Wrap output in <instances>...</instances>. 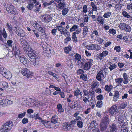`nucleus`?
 I'll return each instance as SVG.
<instances>
[{"mask_svg": "<svg viewBox=\"0 0 132 132\" xmlns=\"http://www.w3.org/2000/svg\"><path fill=\"white\" fill-rule=\"evenodd\" d=\"M84 93V96L82 97L83 101L85 103L88 102H90L94 100L95 98V91L92 89H90L89 90L84 89L83 90Z\"/></svg>", "mask_w": 132, "mask_h": 132, "instance_id": "1", "label": "nucleus"}, {"mask_svg": "<svg viewBox=\"0 0 132 132\" xmlns=\"http://www.w3.org/2000/svg\"><path fill=\"white\" fill-rule=\"evenodd\" d=\"M65 22L62 21L60 23V25L56 26V28L60 31L61 34L66 37V35H67V36H68V35H69V33L67 29H69L70 26L68 24H66L67 25L65 27Z\"/></svg>", "mask_w": 132, "mask_h": 132, "instance_id": "2", "label": "nucleus"}, {"mask_svg": "<svg viewBox=\"0 0 132 132\" xmlns=\"http://www.w3.org/2000/svg\"><path fill=\"white\" fill-rule=\"evenodd\" d=\"M28 55L30 58V60L32 62L34 65L35 66L37 67L39 63V60L38 58V54L36 51L31 48L29 51Z\"/></svg>", "mask_w": 132, "mask_h": 132, "instance_id": "3", "label": "nucleus"}, {"mask_svg": "<svg viewBox=\"0 0 132 132\" xmlns=\"http://www.w3.org/2000/svg\"><path fill=\"white\" fill-rule=\"evenodd\" d=\"M58 3L57 7L59 9H62V14L63 16L66 15L69 9L67 8H65L66 6L65 0H54Z\"/></svg>", "mask_w": 132, "mask_h": 132, "instance_id": "4", "label": "nucleus"}, {"mask_svg": "<svg viewBox=\"0 0 132 132\" xmlns=\"http://www.w3.org/2000/svg\"><path fill=\"white\" fill-rule=\"evenodd\" d=\"M82 61L83 63L80 66H83V69L84 70H88L93 65V60L92 59H84Z\"/></svg>", "mask_w": 132, "mask_h": 132, "instance_id": "5", "label": "nucleus"}, {"mask_svg": "<svg viewBox=\"0 0 132 132\" xmlns=\"http://www.w3.org/2000/svg\"><path fill=\"white\" fill-rule=\"evenodd\" d=\"M106 69L104 68L101 70L97 73L96 78L99 81H102L106 76Z\"/></svg>", "mask_w": 132, "mask_h": 132, "instance_id": "6", "label": "nucleus"}, {"mask_svg": "<svg viewBox=\"0 0 132 132\" xmlns=\"http://www.w3.org/2000/svg\"><path fill=\"white\" fill-rule=\"evenodd\" d=\"M73 97V95L71 94H70L69 96L67 98V101L69 103V104L70 102V107L72 109H74L76 108H77L79 105V103L77 101H71L72 98Z\"/></svg>", "mask_w": 132, "mask_h": 132, "instance_id": "7", "label": "nucleus"}, {"mask_svg": "<svg viewBox=\"0 0 132 132\" xmlns=\"http://www.w3.org/2000/svg\"><path fill=\"white\" fill-rule=\"evenodd\" d=\"M12 125L13 123L12 122H7L2 126L1 129L4 132H8L11 129Z\"/></svg>", "mask_w": 132, "mask_h": 132, "instance_id": "8", "label": "nucleus"}, {"mask_svg": "<svg viewBox=\"0 0 132 132\" xmlns=\"http://www.w3.org/2000/svg\"><path fill=\"white\" fill-rule=\"evenodd\" d=\"M19 100L20 101V103L23 105L26 106H29L31 107V105L30 103L32 101V98H22L19 99Z\"/></svg>", "mask_w": 132, "mask_h": 132, "instance_id": "9", "label": "nucleus"}, {"mask_svg": "<svg viewBox=\"0 0 132 132\" xmlns=\"http://www.w3.org/2000/svg\"><path fill=\"white\" fill-rule=\"evenodd\" d=\"M97 125V123L96 121H92L88 127L89 130L93 132H100L98 129L95 127Z\"/></svg>", "mask_w": 132, "mask_h": 132, "instance_id": "10", "label": "nucleus"}, {"mask_svg": "<svg viewBox=\"0 0 132 132\" xmlns=\"http://www.w3.org/2000/svg\"><path fill=\"white\" fill-rule=\"evenodd\" d=\"M6 10L8 13L14 15L16 14L17 13L16 9L14 7V6L10 3L7 4Z\"/></svg>", "mask_w": 132, "mask_h": 132, "instance_id": "11", "label": "nucleus"}, {"mask_svg": "<svg viewBox=\"0 0 132 132\" xmlns=\"http://www.w3.org/2000/svg\"><path fill=\"white\" fill-rule=\"evenodd\" d=\"M74 57L76 64L80 66V64L82 63V60H83L84 59L81 58V55L77 53L74 55Z\"/></svg>", "mask_w": 132, "mask_h": 132, "instance_id": "12", "label": "nucleus"}, {"mask_svg": "<svg viewBox=\"0 0 132 132\" xmlns=\"http://www.w3.org/2000/svg\"><path fill=\"white\" fill-rule=\"evenodd\" d=\"M31 25L36 29H38L41 33L44 32V30L43 28L41 27L39 23L35 21H32L31 22Z\"/></svg>", "mask_w": 132, "mask_h": 132, "instance_id": "13", "label": "nucleus"}, {"mask_svg": "<svg viewBox=\"0 0 132 132\" xmlns=\"http://www.w3.org/2000/svg\"><path fill=\"white\" fill-rule=\"evenodd\" d=\"M40 18L42 21L44 22H49L52 20L51 16L47 14H44L41 15Z\"/></svg>", "mask_w": 132, "mask_h": 132, "instance_id": "14", "label": "nucleus"}, {"mask_svg": "<svg viewBox=\"0 0 132 132\" xmlns=\"http://www.w3.org/2000/svg\"><path fill=\"white\" fill-rule=\"evenodd\" d=\"M13 52L14 53V55L16 58L20 57L21 55V53L19 50V48L16 47L15 46H13L12 48Z\"/></svg>", "mask_w": 132, "mask_h": 132, "instance_id": "15", "label": "nucleus"}, {"mask_svg": "<svg viewBox=\"0 0 132 132\" xmlns=\"http://www.w3.org/2000/svg\"><path fill=\"white\" fill-rule=\"evenodd\" d=\"M21 73L23 75L26 76L27 78L31 77L32 75L30 70L27 68H23L21 71Z\"/></svg>", "mask_w": 132, "mask_h": 132, "instance_id": "16", "label": "nucleus"}, {"mask_svg": "<svg viewBox=\"0 0 132 132\" xmlns=\"http://www.w3.org/2000/svg\"><path fill=\"white\" fill-rule=\"evenodd\" d=\"M15 31L18 36L22 37H23L25 36V33L23 30L18 27H15Z\"/></svg>", "mask_w": 132, "mask_h": 132, "instance_id": "17", "label": "nucleus"}, {"mask_svg": "<svg viewBox=\"0 0 132 132\" xmlns=\"http://www.w3.org/2000/svg\"><path fill=\"white\" fill-rule=\"evenodd\" d=\"M74 95L76 98L79 100L82 98V94L79 89L77 88V89L74 92Z\"/></svg>", "mask_w": 132, "mask_h": 132, "instance_id": "18", "label": "nucleus"}, {"mask_svg": "<svg viewBox=\"0 0 132 132\" xmlns=\"http://www.w3.org/2000/svg\"><path fill=\"white\" fill-rule=\"evenodd\" d=\"M2 75L6 78L10 79L12 77L11 73L8 70L5 69Z\"/></svg>", "mask_w": 132, "mask_h": 132, "instance_id": "19", "label": "nucleus"}, {"mask_svg": "<svg viewBox=\"0 0 132 132\" xmlns=\"http://www.w3.org/2000/svg\"><path fill=\"white\" fill-rule=\"evenodd\" d=\"M2 36L5 39H6L7 36V34L4 28L0 30V40L3 41V39L2 38Z\"/></svg>", "mask_w": 132, "mask_h": 132, "instance_id": "20", "label": "nucleus"}, {"mask_svg": "<svg viewBox=\"0 0 132 132\" xmlns=\"http://www.w3.org/2000/svg\"><path fill=\"white\" fill-rule=\"evenodd\" d=\"M109 52L108 51H103L102 53L97 55V57L98 59L101 60L102 59V57H105L108 55Z\"/></svg>", "mask_w": 132, "mask_h": 132, "instance_id": "21", "label": "nucleus"}, {"mask_svg": "<svg viewBox=\"0 0 132 132\" xmlns=\"http://www.w3.org/2000/svg\"><path fill=\"white\" fill-rule=\"evenodd\" d=\"M56 109L58 114H61L64 111V109L62 105L60 103H58L57 104Z\"/></svg>", "mask_w": 132, "mask_h": 132, "instance_id": "22", "label": "nucleus"}, {"mask_svg": "<svg viewBox=\"0 0 132 132\" xmlns=\"http://www.w3.org/2000/svg\"><path fill=\"white\" fill-rule=\"evenodd\" d=\"M40 122L42 123L46 127L48 128H51L52 124L50 121L43 120L41 121Z\"/></svg>", "mask_w": 132, "mask_h": 132, "instance_id": "23", "label": "nucleus"}, {"mask_svg": "<svg viewBox=\"0 0 132 132\" xmlns=\"http://www.w3.org/2000/svg\"><path fill=\"white\" fill-rule=\"evenodd\" d=\"M20 42L21 46H22L23 48H26V51H27L28 48L27 43L26 41L23 38H21L20 39Z\"/></svg>", "mask_w": 132, "mask_h": 132, "instance_id": "24", "label": "nucleus"}, {"mask_svg": "<svg viewBox=\"0 0 132 132\" xmlns=\"http://www.w3.org/2000/svg\"><path fill=\"white\" fill-rule=\"evenodd\" d=\"M32 101L30 103L31 105V107L34 106H39L40 105V102L37 100L36 99L34 100L32 98Z\"/></svg>", "mask_w": 132, "mask_h": 132, "instance_id": "25", "label": "nucleus"}, {"mask_svg": "<svg viewBox=\"0 0 132 132\" xmlns=\"http://www.w3.org/2000/svg\"><path fill=\"white\" fill-rule=\"evenodd\" d=\"M110 126L111 128L110 130L109 131H106V132H117L118 129L115 124L112 123Z\"/></svg>", "mask_w": 132, "mask_h": 132, "instance_id": "26", "label": "nucleus"}, {"mask_svg": "<svg viewBox=\"0 0 132 132\" xmlns=\"http://www.w3.org/2000/svg\"><path fill=\"white\" fill-rule=\"evenodd\" d=\"M90 5L92 7V9L93 11L90 12V13L93 14V11H97L98 9L97 6L96 5V4L94 2H91L90 4Z\"/></svg>", "mask_w": 132, "mask_h": 132, "instance_id": "27", "label": "nucleus"}, {"mask_svg": "<svg viewBox=\"0 0 132 132\" xmlns=\"http://www.w3.org/2000/svg\"><path fill=\"white\" fill-rule=\"evenodd\" d=\"M123 83L124 84H127L128 82V77L127 74L124 73L123 75Z\"/></svg>", "mask_w": 132, "mask_h": 132, "instance_id": "28", "label": "nucleus"}, {"mask_svg": "<svg viewBox=\"0 0 132 132\" xmlns=\"http://www.w3.org/2000/svg\"><path fill=\"white\" fill-rule=\"evenodd\" d=\"M113 87V86L111 84H110L109 85H106L104 89L105 91L108 93H109L112 90Z\"/></svg>", "mask_w": 132, "mask_h": 132, "instance_id": "29", "label": "nucleus"}, {"mask_svg": "<svg viewBox=\"0 0 132 132\" xmlns=\"http://www.w3.org/2000/svg\"><path fill=\"white\" fill-rule=\"evenodd\" d=\"M41 6V5L39 4V3L36 4L34 5V9L35 12L36 13L39 12L40 11Z\"/></svg>", "mask_w": 132, "mask_h": 132, "instance_id": "30", "label": "nucleus"}, {"mask_svg": "<svg viewBox=\"0 0 132 132\" xmlns=\"http://www.w3.org/2000/svg\"><path fill=\"white\" fill-rule=\"evenodd\" d=\"M19 59L20 62L25 65L27 63V59L23 56L22 55L19 57Z\"/></svg>", "mask_w": 132, "mask_h": 132, "instance_id": "31", "label": "nucleus"}, {"mask_svg": "<svg viewBox=\"0 0 132 132\" xmlns=\"http://www.w3.org/2000/svg\"><path fill=\"white\" fill-rule=\"evenodd\" d=\"M58 116L56 115L52 116L51 118V123L55 124L58 121Z\"/></svg>", "mask_w": 132, "mask_h": 132, "instance_id": "32", "label": "nucleus"}, {"mask_svg": "<svg viewBox=\"0 0 132 132\" xmlns=\"http://www.w3.org/2000/svg\"><path fill=\"white\" fill-rule=\"evenodd\" d=\"M119 93L118 91L116 90L115 91L113 100L114 101H116L119 99Z\"/></svg>", "mask_w": 132, "mask_h": 132, "instance_id": "33", "label": "nucleus"}, {"mask_svg": "<svg viewBox=\"0 0 132 132\" xmlns=\"http://www.w3.org/2000/svg\"><path fill=\"white\" fill-rule=\"evenodd\" d=\"M101 123H103V124L107 125L109 124V122L108 118L106 117H104L102 119Z\"/></svg>", "mask_w": 132, "mask_h": 132, "instance_id": "34", "label": "nucleus"}, {"mask_svg": "<svg viewBox=\"0 0 132 132\" xmlns=\"http://www.w3.org/2000/svg\"><path fill=\"white\" fill-rule=\"evenodd\" d=\"M77 33L76 32H74L73 33L72 36V39L73 42L74 43H76L78 41L77 38L76 36Z\"/></svg>", "mask_w": 132, "mask_h": 132, "instance_id": "35", "label": "nucleus"}, {"mask_svg": "<svg viewBox=\"0 0 132 132\" xmlns=\"http://www.w3.org/2000/svg\"><path fill=\"white\" fill-rule=\"evenodd\" d=\"M99 85V82L96 81H93L92 85V88H93L98 87Z\"/></svg>", "mask_w": 132, "mask_h": 132, "instance_id": "36", "label": "nucleus"}, {"mask_svg": "<svg viewBox=\"0 0 132 132\" xmlns=\"http://www.w3.org/2000/svg\"><path fill=\"white\" fill-rule=\"evenodd\" d=\"M127 24L126 23H121L119 24L118 27L121 30L124 31Z\"/></svg>", "mask_w": 132, "mask_h": 132, "instance_id": "37", "label": "nucleus"}, {"mask_svg": "<svg viewBox=\"0 0 132 132\" xmlns=\"http://www.w3.org/2000/svg\"><path fill=\"white\" fill-rule=\"evenodd\" d=\"M117 109V106L116 105L111 107L110 110V112L111 114H113Z\"/></svg>", "mask_w": 132, "mask_h": 132, "instance_id": "38", "label": "nucleus"}, {"mask_svg": "<svg viewBox=\"0 0 132 132\" xmlns=\"http://www.w3.org/2000/svg\"><path fill=\"white\" fill-rule=\"evenodd\" d=\"M43 3L44 6V7H46L51 5V4L54 3V1L53 0H51L49 3H47L44 1Z\"/></svg>", "mask_w": 132, "mask_h": 132, "instance_id": "39", "label": "nucleus"}, {"mask_svg": "<svg viewBox=\"0 0 132 132\" xmlns=\"http://www.w3.org/2000/svg\"><path fill=\"white\" fill-rule=\"evenodd\" d=\"M123 81V78H118L115 79V82L118 84H120Z\"/></svg>", "mask_w": 132, "mask_h": 132, "instance_id": "40", "label": "nucleus"}, {"mask_svg": "<svg viewBox=\"0 0 132 132\" xmlns=\"http://www.w3.org/2000/svg\"><path fill=\"white\" fill-rule=\"evenodd\" d=\"M107 125L103 124V123H101L100 127L101 130L102 131H104L106 128Z\"/></svg>", "mask_w": 132, "mask_h": 132, "instance_id": "41", "label": "nucleus"}, {"mask_svg": "<svg viewBox=\"0 0 132 132\" xmlns=\"http://www.w3.org/2000/svg\"><path fill=\"white\" fill-rule=\"evenodd\" d=\"M94 44H90L86 46V48L88 50H94Z\"/></svg>", "mask_w": 132, "mask_h": 132, "instance_id": "42", "label": "nucleus"}, {"mask_svg": "<svg viewBox=\"0 0 132 132\" xmlns=\"http://www.w3.org/2000/svg\"><path fill=\"white\" fill-rule=\"evenodd\" d=\"M111 15V12H109L104 13L103 15V16L105 18H107L110 17Z\"/></svg>", "mask_w": 132, "mask_h": 132, "instance_id": "43", "label": "nucleus"}, {"mask_svg": "<svg viewBox=\"0 0 132 132\" xmlns=\"http://www.w3.org/2000/svg\"><path fill=\"white\" fill-rule=\"evenodd\" d=\"M124 31L127 32H130L131 31V26L129 24H127L126 27Z\"/></svg>", "mask_w": 132, "mask_h": 132, "instance_id": "44", "label": "nucleus"}, {"mask_svg": "<svg viewBox=\"0 0 132 132\" xmlns=\"http://www.w3.org/2000/svg\"><path fill=\"white\" fill-rule=\"evenodd\" d=\"M48 73L51 75L52 76L56 79H57L58 78L57 77L56 74L53 73V72L50 71H48L47 72Z\"/></svg>", "mask_w": 132, "mask_h": 132, "instance_id": "45", "label": "nucleus"}, {"mask_svg": "<svg viewBox=\"0 0 132 132\" xmlns=\"http://www.w3.org/2000/svg\"><path fill=\"white\" fill-rule=\"evenodd\" d=\"M79 28V26L76 24L73 25L72 27L70 29V32L76 30L78 29Z\"/></svg>", "mask_w": 132, "mask_h": 132, "instance_id": "46", "label": "nucleus"}, {"mask_svg": "<svg viewBox=\"0 0 132 132\" xmlns=\"http://www.w3.org/2000/svg\"><path fill=\"white\" fill-rule=\"evenodd\" d=\"M88 28L86 26L84 27V28L83 30V36H85L87 34V32L88 31Z\"/></svg>", "mask_w": 132, "mask_h": 132, "instance_id": "47", "label": "nucleus"}, {"mask_svg": "<svg viewBox=\"0 0 132 132\" xmlns=\"http://www.w3.org/2000/svg\"><path fill=\"white\" fill-rule=\"evenodd\" d=\"M34 5L33 2H31L27 6V7L29 10H31L33 8H34Z\"/></svg>", "mask_w": 132, "mask_h": 132, "instance_id": "48", "label": "nucleus"}, {"mask_svg": "<svg viewBox=\"0 0 132 132\" xmlns=\"http://www.w3.org/2000/svg\"><path fill=\"white\" fill-rule=\"evenodd\" d=\"M71 46H69L68 47H66L65 48V52L67 53H68L71 51Z\"/></svg>", "mask_w": 132, "mask_h": 132, "instance_id": "49", "label": "nucleus"}, {"mask_svg": "<svg viewBox=\"0 0 132 132\" xmlns=\"http://www.w3.org/2000/svg\"><path fill=\"white\" fill-rule=\"evenodd\" d=\"M0 84H2L3 87L4 88H6L8 86V83L5 81H2L0 82Z\"/></svg>", "mask_w": 132, "mask_h": 132, "instance_id": "50", "label": "nucleus"}, {"mask_svg": "<svg viewBox=\"0 0 132 132\" xmlns=\"http://www.w3.org/2000/svg\"><path fill=\"white\" fill-rule=\"evenodd\" d=\"M122 13L123 16L126 18H129L130 17V15L128 14L127 12L125 11H123Z\"/></svg>", "mask_w": 132, "mask_h": 132, "instance_id": "51", "label": "nucleus"}, {"mask_svg": "<svg viewBox=\"0 0 132 132\" xmlns=\"http://www.w3.org/2000/svg\"><path fill=\"white\" fill-rule=\"evenodd\" d=\"M103 102L102 101H99L97 102L96 106L97 108H100L102 106Z\"/></svg>", "mask_w": 132, "mask_h": 132, "instance_id": "52", "label": "nucleus"}, {"mask_svg": "<svg viewBox=\"0 0 132 132\" xmlns=\"http://www.w3.org/2000/svg\"><path fill=\"white\" fill-rule=\"evenodd\" d=\"M94 50H96V51H99L101 48L100 46L97 44H94Z\"/></svg>", "mask_w": 132, "mask_h": 132, "instance_id": "53", "label": "nucleus"}, {"mask_svg": "<svg viewBox=\"0 0 132 132\" xmlns=\"http://www.w3.org/2000/svg\"><path fill=\"white\" fill-rule=\"evenodd\" d=\"M45 93L46 94L51 95V90L47 87H46V90L45 92Z\"/></svg>", "mask_w": 132, "mask_h": 132, "instance_id": "54", "label": "nucleus"}, {"mask_svg": "<svg viewBox=\"0 0 132 132\" xmlns=\"http://www.w3.org/2000/svg\"><path fill=\"white\" fill-rule=\"evenodd\" d=\"M117 67V65L115 64H113L110 65L109 67V69H110V71H112L113 69L116 68Z\"/></svg>", "mask_w": 132, "mask_h": 132, "instance_id": "55", "label": "nucleus"}, {"mask_svg": "<svg viewBox=\"0 0 132 132\" xmlns=\"http://www.w3.org/2000/svg\"><path fill=\"white\" fill-rule=\"evenodd\" d=\"M108 32L110 34H112L113 35H115L116 34V30L113 28L109 29Z\"/></svg>", "mask_w": 132, "mask_h": 132, "instance_id": "56", "label": "nucleus"}, {"mask_svg": "<svg viewBox=\"0 0 132 132\" xmlns=\"http://www.w3.org/2000/svg\"><path fill=\"white\" fill-rule=\"evenodd\" d=\"M127 106V104L126 103H122L120 105L119 108L121 109H124Z\"/></svg>", "mask_w": 132, "mask_h": 132, "instance_id": "57", "label": "nucleus"}, {"mask_svg": "<svg viewBox=\"0 0 132 132\" xmlns=\"http://www.w3.org/2000/svg\"><path fill=\"white\" fill-rule=\"evenodd\" d=\"M26 112H24L19 114L18 115V117L19 118H23L26 114Z\"/></svg>", "mask_w": 132, "mask_h": 132, "instance_id": "58", "label": "nucleus"}, {"mask_svg": "<svg viewBox=\"0 0 132 132\" xmlns=\"http://www.w3.org/2000/svg\"><path fill=\"white\" fill-rule=\"evenodd\" d=\"M96 98L98 100H100V101H101V100H103L104 99L103 96L101 94H100L98 95L97 96Z\"/></svg>", "mask_w": 132, "mask_h": 132, "instance_id": "59", "label": "nucleus"}, {"mask_svg": "<svg viewBox=\"0 0 132 132\" xmlns=\"http://www.w3.org/2000/svg\"><path fill=\"white\" fill-rule=\"evenodd\" d=\"M114 49V50H116V52H119L120 51L121 48L120 46H116Z\"/></svg>", "mask_w": 132, "mask_h": 132, "instance_id": "60", "label": "nucleus"}, {"mask_svg": "<svg viewBox=\"0 0 132 132\" xmlns=\"http://www.w3.org/2000/svg\"><path fill=\"white\" fill-rule=\"evenodd\" d=\"M80 78L85 81H86L87 79V76L86 74L81 75L80 76Z\"/></svg>", "mask_w": 132, "mask_h": 132, "instance_id": "61", "label": "nucleus"}, {"mask_svg": "<svg viewBox=\"0 0 132 132\" xmlns=\"http://www.w3.org/2000/svg\"><path fill=\"white\" fill-rule=\"evenodd\" d=\"M54 28L51 30V33L54 36L56 35L57 32V30L56 28Z\"/></svg>", "mask_w": 132, "mask_h": 132, "instance_id": "62", "label": "nucleus"}, {"mask_svg": "<svg viewBox=\"0 0 132 132\" xmlns=\"http://www.w3.org/2000/svg\"><path fill=\"white\" fill-rule=\"evenodd\" d=\"M92 33V34L94 35L97 37H98V36H100L98 31L96 30L93 31Z\"/></svg>", "mask_w": 132, "mask_h": 132, "instance_id": "63", "label": "nucleus"}, {"mask_svg": "<svg viewBox=\"0 0 132 132\" xmlns=\"http://www.w3.org/2000/svg\"><path fill=\"white\" fill-rule=\"evenodd\" d=\"M127 8L128 10H130L131 9L132 10V3L127 4Z\"/></svg>", "mask_w": 132, "mask_h": 132, "instance_id": "64", "label": "nucleus"}]
</instances>
